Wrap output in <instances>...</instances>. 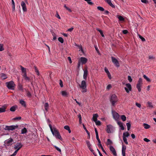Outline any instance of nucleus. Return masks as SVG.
Listing matches in <instances>:
<instances>
[{"mask_svg":"<svg viewBox=\"0 0 156 156\" xmlns=\"http://www.w3.org/2000/svg\"><path fill=\"white\" fill-rule=\"evenodd\" d=\"M5 84L6 87L8 89L13 90L15 89L16 85L13 81H10L9 82H7Z\"/></svg>","mask_w":156,"mask_h":156,"instance_id":"1","label":"nucleus"},{"mask_svg":"<svg viewBox=\"0 0 156 156\" xmlns=\"http://www.w3.org/2000/svg\"><path fill=\"white\" fill-rule=\"evenodd\" d=\"M53 130H54L51 132L53 135L55 136L56 138L62 140L61 136L58 131L55 128H53Z\"/></svg>","mask_w":156,"mask_h":156,"instance_id":"2","label":"nucleus"},{"mask_svg":"<svg viewBox=\"0 0 156 156\" xmlns=\"http://www.w3.org/2000/svg\"><path fill=\"white\" fill-rule=\"evenodd\" d=\"M110 101L112 106H114L115 104L118 101L117 96L115 94L112 95L110 99Z\"/></svg>","mask_w":156,"mask_h":156,"instance_id":"3","label":"nucleus"},{"mask_svg":"<svg viewBox=\"0 0 156 156\" xmlns=\"http://www.w3.org/2000/svg\"><path fill=\"white\" fill-rule=\"evenodd\" d=\"M79 86L80 87L83 89L81 91L82 92L84 93L87 91L86 82L85 80L82 81L81 84H80Z\"/></svg>","mask_w":156,"mask_h":156,"instance_id":"4","label":"nucleus"},{"mask_svg":"<svg viewBox=\"0 0 156 156\" xmlns=\"http://www.w3.org/2000/svg\"><path fill=\"white\" fill-rule=\"evenodd\" d=\"M19 126L16 125H11L10 126H6L4 128L5 130H13L16 129L18 128Z\"/></svg>","mask_w":156,"mask_h":156,"instance_id":"5","label":"nucleus"},{"mask_svg":"<svg viewBox=\"0 0 156 156\" xmlns=\"http://www.w3.org/2000/svg\"><path fill=\"white\" fill-rule=\"evenodd\" d=\"M142 84V79L140 78L138 80L137 83L136 85V88L137 89L139 92H140L141 91V87Z\"/></svg>","mask_w":156,"mask_h":156,"instance_id":"6","label":"nucleus"},{"mask_svg":"<svg viewBox=\"0 0 156 156\" xmlns=\"http://www.w3.org/2000/svg\"><path fill=\"white\" fill-rule=\"evenodd\" d=\"M13 141V140L11 138H10L5 141L4 145L5 146H9L11 145L12 144V142Z\"/></svg>","mask_w":156,"mask_h":156,"instance_id":"7","label":"nucleus"},{"mask_svg":"<svg viewBox=\"0 0 156 156\" xmlns=\"http://www.w3.org/2000/svg\"><path fill=\"white\" fill-rule=\"evenodd\" d=\"M111 59L112 62L116 67H119V62L117 59L113 56L111 57Z\"/></svg>","mask_w":156,"mask_h":156,"instance_id":"8","label":"nucleus"},{"mask_svg":"<svg viewBox=\"0 0 156 156\" xmlns=\"http://www.w3.org/2000/svg\"><path fill=\"white\" fill-rule=\"evenodd\" d=\"M126 87L124 88L125 90L127 93H129L130 91L132 90V87L131 84L129 83H126Z\"/></svg>","mask_w":156,"mask_h":156,"instance_id":"9","label":"nucleus"},{"mask_svg":"<svg viewBox=\"0 0 156 156\" xmlns=\"http://www.w3.org/2000/svg\"><path fill=\"white\" fill-rule=\"evenodd\" d=\"M23 146L22 144L21 143H17L14 146V148L17 149L16 151H18L22 148Z\"/></svg>","mask_w":156,"mask_h":156,"instance_id":"10","label":"nucleus"},{"mask_svg":"<svg viewBox=\"0 0 156 156\" xmlns=\"http://www.w3.org/2000/svg\"><path fill=\"white\" fill-rule=\"evenodd\" d=\"M113 129V127L111 125H108L107 126V132L108 133H111Z\"/></svg>","mask_w":156,"mask_h":156,"instance_id":"11","label":"nucleus"},{"mask_svg":"<svg viewBox=\"0 0 156 156\" xmlns=\"http://www.w3.org/2000/svg\"><path fill=\"white\" fill-rule=\"evenodd\" d=\"M113 115L114 119L117 121H118V119L119 117V114L116 112H114L113 113Z\"/></svg>","mask_w":156,"mask_h":156,"instance_id":"12","label":"nucleus"},{"mask_svg":"<svg viewBox=\"0 0 156 156\" xmlns=\"http://www.w3.org/2000/svg\"><path fill=\"white\" fill-rule=\"evenodd\" d=\"M109 149L110 151L112 152L113 155L115 156H116L117 154L114 147L112 146H110L109 147Z\"/></svg>","mask_w":156,"mask_h":156,"instance_id":"13","label":"nucleus"},{"mask_svg":"<svg viewBox=\"0 0 156 156\" xmlns=\"http://www.w3.org/2000/svg\"><path fill=\"white\" fill-rule=\"evenodd\" d=\"M21 5L22 7V9L24 12L27 11V8L25 3L23 1H22L21 2Z\"/></svg>","mask_w":156,"mask_h":156,"instance_id":"14","label":"nucleus"},{"mask_svg":"<svg viewBox=\"0 0 156 156\" xmlns=\"http://www.w3.org/2000/svg\"><path fill=\"white\" fill-rule=\"evenodd\" d=\"M126 146L124 145H122V156H126Z\"/></svg>","mask_w":156,"mask_h":156,"instance_id":"15","label":"nucleus"},{"mask_svg":"<svg viewBox=\"0 0 156 156\" xmlns=\"http://www.w3.org/2000/svg\"><path fill=\"white\" fill-rule=\"evenodd\" d=\"M118 125L119 126V127L120 128V129L122 130H124L125 129L124 127L123 126V124L122 122L119 121H117V122Z\"/></svg>","mask_w":156,"mask_h":156,"instance_id":"16","label":"nucleus"},{"mask_svg":"<svg viewBox=\"0 0 156 156\" xmlns=\"http://www.w3.org/2000/svg\"><path fill=\"white\" fill-rule=\"evenodd\" d=\"M80 60L82 64H85L87 61V59L84 57H81L80 58Z\"/></svg>","mask_w":156,"mask_h":156,"instance_id":"17","label":"nucleus"},{"mask_svg":"<svg viewBox=\"0 0 156 156\" xmlns=\"http://www.w3.org/2000/svg\"><path fill=\"white\" fill-rule=\"evenodd\" d=\"M88 71L87 69H86L84 70L83 78L85 80L87 79V76L88 74Z\"/></svg>","mask_w":156,"mask_h":156,"instance_id":"18","label":"nucleus"},{"mask_svg":"<svg viewBox=\"0 0 156 156\" xmlns=\"http://www.w3.org/2000/svg\"><path fill=\"white\" fill-rule=\"evenodd\" d=\"M20 103L23 107H26V105L25 102L23 100L21 99L20 100Z\"/></svg>","mask_w":156,"mask_h":156,"instance_id":"19","label":"nucleus"},{"mask_svg":"<svg viewBox=\"0 0 156 156\" xmlns=\"http://www.w3.org/2000/svg\"><path fill=\"white\" fill-rule=\"evenodd\" d=\"M6 108V106H4L0 108V113L2 112H4L5 111V109Z\"/></svg>","mask_w":156,"mask_h":156,"instance_id":"20","label":"nucleus"},{"mask_svg":"<svg viewBox=\"0 0 156 156\" xmlns=\"http://www.w3.org/2000/svg\"><path fill=\"white\" fill-rule=\"evenodd\" d=\"M98 114L96 113L93 115V119L94 121H96L97 120V118L98 117Z\"/></svg>","mask_w":156,"mask_h":156,"instance_id":"21","label":"nucleus"},{"mask_svg":"<svg viewBox=\"0 0 156 156\" xmlns=\"http://www.w3.org/2000/svg\"><path fill=\"white\" fill-rule=\"evenodd\" d=\"M49 105L48 103H45L44 105V107L45 109L47 112L48 111V109L49 108Z\"/></svg>","mask_w":156,"mask_h":156,"instance_id":"22","label":"nucleus"},{"mask_svg":"<svg viewBox=\"0 0 156 156\" xmlns=\"http://www.w3.org/2000/svg\"><path fill=\"white\" fill-rule=\"evenodd\" d=\"M106 2H107L111 7L113 8H115V6L112 4L111 0H108Z\"/></svg>","mask_w":156,"mask_h":156,"instance_id":"23","label":"nucleus"},{"mask_svg":"<svg viewBox=\"0 0 156 156\" xmlns=\"http://www.w3.org/2000/svg\"><path fill=\"white\" fill-rule=\"evenodd\" d=\"M0 76L2 80H5L7 78V76L4 73H2Z\"/></svg>","mask_w":156,"mask_h":156,"instance_id":"24","label":"nucleus"},{"mask_svg":"<svg viewBox=\"0 0 156 156\" xmlns=\"http://www.w3.org/2000/svg\"><path fill=\"white\" fill-rule=\"evenodd\" d=\"M27 129L26 128L24 127L21 129V134H23L26 133H27Z\"/></svg>","mask_w":156,"mask_h":156,"instance_id":"25","label":"nucleus"},{"mask_svg":"<svg viewBox=\"0 0 156 156\" xmlns=\"http://www.w3.org/2000/svg\"><path fill=\"white\" fill-rule=\"evenodd\" d=\"M18 89L20 90L23 91V87L22 85L20 83H19L18 86Z\"/></svg>","mask_w":156,"mask_h":156,"instance_id":"26","label":"nucleus"},{"mask_svg":"<svg viewBox=\"0 0 156 156\" xmlns=\"http://www.w3.org/2000/svg\"><path fill=\"white\" fill-rule=\"evenodd\" d=\"M143 125L144 128L146 129H148L150 128V126L147 124L144 123L143 124Z\"/></svg>","mask_w":156,"mask_h":156,"instance_id":"27","label":"nucleus"},{"mask_svg":"<svg viewBox=\"0 0 156 156\" xmlns=\"http://www.w3.org/2000/svg\"><path fill=\"white\" fill-rule=\"evenodd\" d=\"M61 94L63 96H66L68 94V93L65 91H62L61 92Z\"/></svg>","mask_w":156,"mask_h":156,"instance_id":"28","label":"nucleus"},{"mask_svg":"<svg viewBox=\"0 0 156 156\" xmlns=\"http://www.w3.org/2000/svg\"><path fill=\"white\" fill-rule=\"evenodd\" d=\"M16 107L17 106H12L10 108V110L11 112H14L15 111Z\"/></svg>","mask_w":156,"mask_h":156,"instance_id":"29","label":"nucleus"},{"mask_svg":"<svg viewBox=\"0 0 156 156\" xmlns=\"http://www.w3.org/2000/svg\"><path fill=\"white\" fill-rule=\"evenodd\" d=\"M96 30L97 31H99L100 32V34H101V36L102 37H104V35L103 32L101 30L99 29L98 28H97Z\"/></svg>","mask_w":156,"mask_h":156,"instance_id":"30","label":"nucleus"},{"mask_svg":"<svg viewBox=\"0 0 156 156\" xmlns=\"http://www.w3.org/2000/svg\"><path fill=\"white\" fill-rule=\"evenodd\" d=\"M129 135V134L128 132H126L124 133L123 134V136H124L125 137H128Z\"/></svg>","mask_w":156,"mask_h":156,"instance_id":"31","label":"nucleus"},{"mask_svg":"<svg viewBox=\"0 0 156 156\" xmlns=\"http://www.w3.org/2000/svg\"><path fill=\"white\" fill-rule=\"evenodd\" d=\"M34 68L35 69V72H36L37 74L39 76L40 75L39 72L37 69V67L35 66H34Z\"/></svg>","mask_w":156,"mask_h":156,"instance_id":"32","label":"nucleus"},{"mask_svg":"<svg viewBox=\"0 0 156 156\" xmlns=\"http://www.w3.org/2000/svg\"><path fill=\"white\" fill-rule=\"evenodd\" d=\"M126 125L127 126V129L128 130H129L130 129L131 127V124L130 122H129L128 123H127L126 124Z\"/></svg>","mask_w":156,"mask_h":156,"instance_id":"33","label":"nucleus"},{"mask_svg":"<svg viewBox=\"0 0 156 156\" xmlns=\"http://www.w3.org/2000/svg\"><path fill=\"white\" fill-rule=\"evenodd\" d=\"M20 67L22 73H24L26 72V69L25 68L21 66H20Z\"/></svg>","mask_w":156,"mask_h":156,"instance_id":"34","label":"nucleus"},{"mask_svg":"<svg viewBox=\"0 0 156 156\" xmlns=\"http://www.w3.org/2000/svg\"><path fill=\"white\" fill-rule=\"evenodd\" d=\"M143 77L144 79H145L147 82H150L151 80L150 79L148 78L145 75H143Z\"/></svg>","mask_w":156,"mask_h":156,"instance_id":"35","label":"nucleus"},{"mask_svg":"<svg viewBox=\"0 0 156 156\" xmlns=\"http://www.w3.org/2000/svg\"><path fill=\"white\" fill-rule=\"evenodd\" d=\"M85 1L87 2V3L90 5H92L93 4V3L91 1V0H84Z\"/></svg>","mask_w":156,"mask_h":156,"instance_id":"36","label":"nucleus"},{"mask_svg":"<svg viewBox=\"0 0 156 156\" xmlns=\"http://www.w3.org/2000/svg\"><path fill=\"white\" fill-rule=\"evenodd\" d=\"M83 129L86 131V132L88 134V135L90 136V133L87 130V129L85 127L84 124H83Z\"/></svg>","mask_w":156,"mask_h":156,"instance_id":"37","label":"nucleus"},{"mask_svg":"<svg viewBox=\"0 0 156 156\" xmlns=\"http://www.w3.org/2000/svg\"><path fill=\"white\" fill-rule=\"evenodd\" d=\"M121 118L123 121H125L126 120V117L125 115H123L121 116Z\"/></svg>","mask_w":156,"mask_h":156,"instance_id":"38","label":"nucleus"},{"mask_svg":"<svg viewBox=\"0 0 156 156\" xmlns=\"http://www.w3.org/2000/svg\"><path fill=\"white\" fill-rule=\"evenodd\" d=\"M107 142V144L108 145H111L112 144V141L110 139H108Z\"/></svg>","mask_w":156,"mask_h":156,"instance_id":"39","label":"nucleus"},{"mask_svg":"<svg viewBox=\"0 0 156 156\" xmlns=\"http://www.w3.org/2000/svg\"><path fill=\"white\" fill-rule=\"evenodd\" d=\"M123 139L124 142L127 145L128 144V142H127V139L126 137H125L124 136H123Z\"/></svg>","mask_w":156,"mask_h":156,"instance_id":"40","label":"nucleus"},{"mask_svg":"<svg viewBox=\"0 0 156 156\" xmlns=\"http://www.w3.org/2000/svg\"><path fill=\"white\" fill-rule=\"evenodd\" d=\"M96 125L97 126H100L101 125V122L100 121L96 120V121H94Z\"/></svg>","mask_w":156,"mask_h":156,"instance_id":"41","label":"nucleus"},{"mask_svg":"<svg viewBox=\"0 0 156 156\" xmlns=\"http://www.w3.org/2000/svg\"><path fill=\"white\" fill-rule=\"evenodd\" d=\"M97 9L98 10L101 11H104L105 10L104 8L101 6H98L97 7Z\"/></svg>","mask_w":156,"mask_h":156,"instance_id":"42","label":"nucleus"},{"mask_svg":"<svg viewBox=\"0 0 156 156\" xmlns=\"http://www.w3.org/2000/svg\"><path fill=\"white\" fill-rule=\"evenodd\" d=\"M78 117L79 119V123L80 124H81L82 123V118L81 115L80 114H79L78 115Z\"/></svg>","mask_w":156,"mask_h":156,"instance_id":"43","label":"nucleus"},{"mask_svg":"<svg viewBox=\"0 0 156 156\" xmlns=\"http://www.w3.org/2000/svg\"><path fill=\"white\" fill-rule=\"evenodd\" d=\"M118 18L120 21H124V19L121 16H119L118 17Z\"/></svg>","mask_w":156,"mask_h":156,"instance_id":"44","label":"nucleus"},{"mask_svg":"<svg viewBox=\"0 0 156 156\" xmlns=\"http://www.w3.org/2000/svg\"><path fill=\"white\" fill-rule=\"evenodd\" d=\"M98 147L101 148L102 151H103V152H104L106 154H107V153H106V152L104 150V148H103V147L101 145H100V146H99Z\"/></svg>","mask_w":156,"mask_h":156,"instance_id":"45","label":"nucleus"},{"mask_svg":"<svg viewBox=\"0 0 156 156\" xmlns=\"http://www.w3.org/2000/svg\"><path fill=\"white\" fill-rule=\"evenodd\" d=\"M58 41L61 43H63L64 42V40L61 37H59L58 38Z\"/></svg>","mask_w":156,"mask_h":156,"instance_id":"46","label":"nucleus"},{"mask_svg":"<svg viewBox=\"0 0 156 156\" xmlns=\"http://www.w3.org/2000/svg\"><path fill=\"white\" fill-rule=\"evenodd\" d=\"M139 37L141 39L142 41H145V39L142 37L141 35H138Z\"/></svg>","mask_w":156,"mask_h":156,"instance_id":"47","label":"nucleus"},{"mask_svg":"<svg viewBox=\"0 0 156 156\" xmlns=\"http://www.w3.org/2000/svg\"><path fill=\"white\" fill-rule=\"evenodd\" d=\"M86 142L88 148L90 147H91V144L90 143V142L88 140H86Z\"/></svg>","mask_w":156,"mask_h":156,"instance_id":"48","label":"nucleus"},{"mask_svg":"<svg viewBox=\"0 0 156 156\" xmlns=\"http://www.w3.org/2000/svg\"><path fill=\"white\" fill-rule=\"evenodd\" d=\"M4 50V48H3V45L2 44H0V51H2Z\"/></svg>","mask_w":156,"mask_h":156,"instance_id":"49","label":"nucleus"},{"mask_svg":"<svg viewBox=\"0 0 156 156\" xmlns=\"http://www.w3.org/2000/svg\"><path fill=\"white\" fill-rule=\"evenodd\" d=\"M27 95L28 97H30L31 96V94L29 91H28L27 92Z\"/></svg>","mask_w":156,"mask_h":156,"instance_id":"50","label":"nucleus"},{"mask_svg":"<svg viewBox=\"0 0 156 156\" xmlns=\"http://www.w3.org/2000/svg\"><path fill=\"white\" fill-rule=\"evenodd\" d=\"M59 85L61 87H63V82L61 80H60L59 81Z\"/></svg>","mask_w":156,"mask_h":156,"instance_id":"51","label":"nucleus"},{"mask_svg":"<svg viewBox=\"0 0 156 156\" xmlns=\"http://www.w3.org/2000/svg\"><path fill=\"white\" fill-rule=\"evenodd\" d=\"M54 147L55 148L57 151H58L60 152H61V149L59 148H58L56 146H54Z\"/></svg>","mask_w":156,"mask_h":156,"instance_id":"52","label":"nucleus"},{"mask_svg":"<svg viewBox=\"0 0 156 156\" xmlns=\"http://www.w3.org/2000/svg\"><path fill=\"white\" fill-rule=\"evenodd\" d=\"M21 119V117H16L14 118L13 119L14 120H20Z\"/></svg>","mask_w":156,"mask_h":156,"instance_id":"53","label":"nucleus"},{"mask_svg":"<svg viewBox=\"0 0 156 156\" xmlns=\"http://www.w3.org/2000/svg\"><path fill=\"white\" fill-rule=\"evenodd\" d=\"M79 49V51H83V49L82 48V47L81 45H79L78 47Z\"/></svg>","mask_w":156,"mask_h":156,"instance_id":"54","label":"nucleus"},{"mask_svg":"<svg viewBox=\"0 0 156 156\" xmlns=\"http://www.w3.org/2000/svg\"><path fill=\"white\" fill-rule=\"evenodd\" d=\"M128 79L130 82H131L132 81V79L131 78V76H128Z\"/></svg>","mask_w":156,"mask_h":156,"instance_id":"55","label":"nucleus"},{"mask_svg":"<svg viewBox=\"0 0 156 156\" xmlns=\"http://www.w3.org/2000/svg\"><path fill=\"white\" fill-rule=\"evenodd\" d=\"M112 87V86L110 84L108 85L106 87L107 90H109Z\"/></svg>","mask_w":156,"mask_h":156,"instance_id":"56","label":"nucleus"},{"mask_svg":"<svg viewBox=\"0 0 156 156\" xmlns=\"http://www.w3.org/2000/svg\"><path fill=\"white\" fill-rule=\"evenodd\" d=\"M95 50H96V51H97V52L98 54L99 55H100V53L99 52V50L98 48V47H97V46H95Z\"/></svg>","mask_w":156,"mask_h":156,"instance_id":"57","label":"nucleus"},{"mask_svg":"<svg viewBox=\"0 0 156 156\" xmlns=\"http://www.w3.org/2000/svg\"><path fill=\"white\" fill-rule=\"evenodd\" d=\"M64 128L66 130H68L70 129V128L68 126H64Z\"/></svg>","mask_w":156,"mask_h":156,"instance_id":"58","label":"nucleus"},{"mask_svg":"<svg viewBox=\"0 0 156 156\" xmlns=\"http://www.w3.org/2000/svg\"><path fill=\"white\" fill-rule=\"evenodd\" d=\"M105 71L107 73V74H108V73H110L108 69L106 67H105Z\"/></svg>","mask_w":156,"mask_h":156,"instance_id":"59","label":"nucleus"},{"mask_svg":"<svg viewBox=\"0 0 156 156\" xmlns=\"http://www.w3.org/2000/svg\"><path fill=\"white\" fill-rule=\"evenodd\" d=\"M97 140L98 142V146H100V145H101V141H100V139H97Z\"/></svg>","mask_w":156,"mask_h":156,"instance_id":"60","label":"nucleus"},{"mask_svg":"<svg viewBox=\"0 0 156 156\" xmlns=\"http://www.w3.org/2000/svg\"><path fill=\"white\" fill-rule=\"evenodd\" d=\"M149 59H155V58L152 56H150L149 57Z\"/></svg>","mask_w":156,"mask_h":156,"instance_id":"61","label":"nucleus"},{"mask_svg":"<svg viewBox=\"0 0 156 156\" xmlns=\"http://www.w3.org/2000/svg\"><path fill=\"white\" fill-rule=\"evenodd\" d=\"M24 78L27 81H29L30 80V78L27 76Z\"/></svg>","mask_w":156,"mask_h":156,"instance_id":"62","label":"nucleus"},{"mask_svg":"<svg viewBox=\"0 0 156 156\" xmlns=\"http://www.w3.org/2000/svg\"><path fill=\"white\" fill-rule=\"evenodd\" d=\"M136 106H137L138 107L140 108L141 106V105L140 104L138 103H136Z\"/></svg>","mask_w":156,"mask_h":156,"instance_id":"63","label":"nucleus"},{"mask_svg":"<svg viewBox=\"0 0 156 156\" xmlns=\"http://www.w3.org/2000/svg\"><path fill=\"white\" fill-rule=\"evenodd\" d=\"M122 33L124 34H126L128 33V31L127 30H124L122 31Z\"/></svg>","mask_w":156,"mask_h":156,"instance_id":"64","label":"nucleus"}]
</instances>
